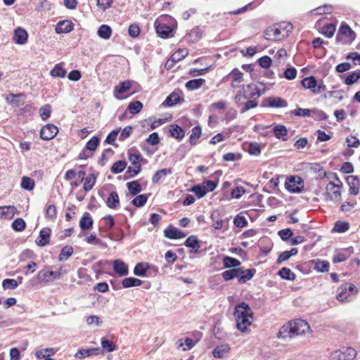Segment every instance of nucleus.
Listing matches in <instances>:
<instances>
[{
  "label": "nucleus",
  "instance_id": "nucleus-1",
  "mask_svg": "<svg viewBox=\"0 0 360 360\" xmlns=\"http://www.w3.org/2000/svg\"><path fill=\"white\" fill-rule=\"evenodd\" d=\"M233 314L237 328L243 333L246 332L253 320V312L250 306L245 302L236 305Z\"/></svg>",
  "mask_w": 360,
  "mask_h": 360
},
{
  "label": "nucleus",
  "instance_id": "nucleus-2",
  "mask_svg": "<svg viewBox=\"0 0 360 360\" xmlns=\"http://www.w3.org/2000/svg\"><path fill=\"white\" fill-rule=\"evenodd\" d=\"M350 293L356 295L357 289L352 283H346L338 289L337 299L340 302H349L352 298Z\"/></svg>",
  "mask_w": 360,
  "mask_h": 360
},
{
  "label": "nucleus",
  "instance_id": "nucleus-3",
  "mask_svg": "<svg viewBox=\"0 0 360 360\" xmlns=\"http://www.w3.org/2000/svg\"><path fill=\"white\" fill-rule=\"evenodd\" d=\"M336 180L340 183V185L330 181L326 186V199L327 200L338 201L341 198L340 186H342V182L337 176Z\"/></svg>",
  "mask_w": 360,
  "mask_h": 360
},
{
  "label": "nucleus",
  "instance_id": "nucleus-4",
  "mask_svg": "<svg viewBox=\"0 0 360 360\" xmlns=\"http://www.w3.org/2000/svg\"><path fill=\"white\" fill-rule=\"evenodd\" d=\"M285 186V188L291 193H300L304 189V183L301 177L294 176H290L286 180Z\"/></svg>",
  "mask_w": 360,
  "mask_h": 360
},
{
  "label": "nucleus",
  "instance_id": "nucleus-5",
  "mask_svg": "<svg viewBox=\"0 0 360 360\" xmlns=\"http://www.w3.org/2000/svg\"><path fill=\"white\" fill-rule=\"evenodd\" d=\"M167 17H161L157 19L154 23L157 34L163 39L173 36V30L172 27L162 22Z\"/></svg>",
  "mask_w": 360,
  "mask_h": 360
},
{
  "label": "nucleus",
  "instance_id": "nucleus-6",
  "mask_svg": "<svg viewBox=\"0 0 360 360\" xmlns=\"http://www.w3.org/2000/svg\"><path fill=\"white\" fill-rule=\"evenodd\" d=\"M356 356V351L348 347L345 350H335L330 354V359L333 360H352Z\"/></svg>",
  "mask_w": 360,
  "mask_h": 360
},
{
  "label": "nucleus",
  "instance_id": "nucleus-7",
  "mask_svg": "<svg viewBox=\"0 0 360 360\" xmlns=\"http://www.w3.org/2000/svg\"><path fill=\"white\" fill-rule=\"evenodd\" d=\"M295 337L305 335L310 331L309 323L302 319H296L290 321Z\"/></svg>",
  "mask_w": 360,
  "mask_h": 360
},
{
  "label": "nucleus",
  "instance_id": "nucleus-8",
  "mask_svg": "<svg viewBox=\"0 0 360 360\" xmlns=\"http://www.w3.org/2000/svg\"><path fill=\"white\" fill-rule=\"evenodd\" d=\"M264 37L267 40L277 41L285 37V34L281 32V28L276 25L268 27L264 32Z\"/></svg>",
  "mask_w": 360,
  "mask_h": 360
},
{
  "label": "nucleus",
  "instance_id": "nucleus-9",
  "mask_svg": "<svg viewBox=\"0 0 360 360\" xmlns=\"http://www.w3.org/2000/svg\"><path fill=\"white\" fill-rule=\"evenodd\" d=\"M243 92L244 93L245 98L252 99L259 98L263 94L255 84H250L243 85L242 86Z\"/></svg>",
  "mask_w": 360,
  "mask_h": 360
},
{
  "label": "nucleus",
  "instance_id": "nucleus-10",
  "mask_svg": "<svg viewBox=\"0 0 360 360\" xmlns=\"http://www.w3.org/2000/svg\"><path fill=\"white\" fill-rule=\"evenodd\" d=\"M58 132V129L57 127L52 124H47L41 128L40 131V137L43 140H51L57 135Z\"/></svg>",
  "mask_w": 360,
  "mask_h": 360
},
{
  "label": "nucleus",
  "instance_id": "nucleus-11",
  "mask_svg": "<svg viewBox=\"0 0 360 360\" xmlns=\"http://www.w3.org/2000/svg\"><path fill=\"white\" fill-rule=\"evenodd\" d=\"M34 279L37 280V283H49L53 280L57 279L56 278V274L53 271H49L46 269L40 270Z\"/></svg>",
  "mask_w": 360,
  "mask_h": 360
},
{
  "label": "nucleus",
  "instance_id": "nucleus-12",
  "mask_svg": "<svg viewBox=\"0 0 360 360\" xmlns=\"http://www.w3.org/2000/svg\"><path fill=\"white\" fill-rule=\"evenodd\" d=\"M349 186V192L351 195H356L359 193L360 177L351 175L347 178Z\"/></svg>",
  "mask_w": 360,
  "mask_h": 360
},
{
  "label": "nucleus",
  "instance_id": "nucleus-13",
  "mask_svg": "<svg viewBox=\"0 0 360 360\" xmlns=\"http://www.w3.org/2000/svg\"><path fill=\"white\" fill-rule=\"evenodd\" d=\"M25 94H8L6 96V101L13 107H19L24 103Z\"/></svg>",
  "mask_w": 360,
  "mask_h": 360
},
{
  "label": "nucleus",
  "instance_id": "nucleus-14",
  "mask_svg": "<svg viewBox=\"0 0 360 360\" xmlns=\"http://www.w3.org/2000/svg\"><path fill=\"white\" fill-rule=\"evenodd\" d=\"M28 34L25 29L17 27L14 31L13 40L17 44H25L27 41Z\"/></svg>",
  "mask_w": 360,
  "mask_h": 360
},
{
  "label": "nucleus",
  "instance_id": "nucleus-15",
  "mask_svg": "<svg viewBox=\"0 0 360 360\" xmlns=\"http://www.w3.org/2000/svg\"><path fill=\"white\" fill-rule=\"evenodd\" d=\"M51 229L49 228L43 229L40 231L39 237L36 240V244L38 246L44 247L50 241Z\"/></svg>",
  "mask_w": 360,
  "mask_h": 360
},
{
  "label": "nucleus",
  "instance_id": "nucleus-16",
  "mask_svg": "<svg viewBox=\"0 0 360 360\" xmlns=\"http://www.w3.org/2000/svg\"><path fill=\"white\" fill-rule=\"evenodd\" d=\"M15 213L17 208L14 206H0V219H12Z\"/></svg>",
  "mask_w": 360,
  "mask_h": 360
},
{
  "label": "nucleus",
  "instance_id": "nucleus-17",
  "mask_svg": "<svg viewBox=\"0 0 360 360\" xmlns=\"http://www.w3.org/2000/svg\"><path fill=\"white\" fill-rule=\"evenodd\" d=\"M55 30L58 34L68 33L73 30V24L70 20H62L56 25Z\"/></svg>",
  "mask_w": 360,
  "mask_h": 360
},
{
  "label": "nucleus",
  "instance_id": "nucleus-18",
  "mask_svg": "<svg viewBox=\"0 0 360 360\" xmlns=\"http://www.w3.org/2000/svg\"><path fill=\"white\" fill-rule=\"evenodd\" d=\"M131 88V82L126 80L120 82L119 85L116 86L114 89V96L116 98L120 99V97L117 96L118 94H122L126 93Z\"/></svg>",
  "mask_w": 360,
  "mask_h": 360
},
{
  "label": "nucleus",
  "instance_id": "nucleus-19",
  "mask_svg": "<svg viewBox=\"0 0 360 360\" xmlns=\"http://www.w3.org/2000/svg\"><path fill=\"white\" fill-rule=\"evenodd\" d=\"M165 236L169 239H180L186 237V234L176 228H169L164 231Z\"/></svg>",
  "mask_w": 360,
  "mask_h": 360
},
{
  "label": "nucleus",
  "instance_id": "nucleus-20",
  "mask_svg": "<svg viewBox=\"0 0 360 360\" xmlns=\"http://www.w3.org/2000/svg\"><path fill=\"white\" fill-rule=\"evenodd\" d=\"M141 160V155L140 153H133L129 155V160L134 167V175H137L141 171L140 160Z\"/></svg>",
  "mask_w": 360,
  "mask_h": 360
},
{
  "label": "nucleus",
  "instance_id": "nucleus-21",
  "mask_svg": "<svg viewBox=\"0 0 360 360\" xmlns=\"http://www.w3.org/2000/svg\"><path fill=\"white\" fill-rule=\"evenodd\" d=\"M113 270L120 276H125L128 274L127 265L120 259L113 262Z\"/></svg>",
  "mask_w": 360,
  "mask_h": 360
},
{
  "label": "nucleus",
  "instance_id": "nucleus-22",
  "mask_svg": "<svg viewBox=\"0 0 360 360\" xmlns=\"http://www.w3.org/2000/svg\"><path fill=\"white\" fill-rule=\"evenodd\" d=\"M228 77H231L232 83L231 86L233 88H236L238 86V84L241 83L243 81V74L238 69L233 70Z\"/></svg>",
  "mask_w": 360,
  "mask_h": 360
},
{
  "label": "nucleus",
  "instance_id": "nucleus-23",
  "mask_svg": "<svg viewBox=\"0 0 360 360\" xmlns=\"http://www.w3.org/2000/svg\"><path fill=\"white\" fill-rule=\"evenodd\" d=\"M295 337L294 333L292 331V328L290 324V322L287 324L283 326L278 332V338L281 339H285L287 338H293Z\"/></svg>",
  "mask_w": 360,
  "mask_h": 360
},
{
  "label": "nucleus",
  "instance_id": "nucleus-24",
  "mask_svg": "<svg viewBox=\"0 0 360 360\" xmlns=\"http://www.w3.org/2000/svg\"><path fill=\"white\" fill-rule=\"evenodd\" d=\"M93 226V219L89 213L85 212L79 221V227L82 230H90Z\"/></svg>",
  "mask_w": 360,
  "mask_h": 360
},
{
  "label": "nucleus",
  "instance_id": "nucleus-25",
  "mask_svg": "<svg viewBox=\"0 0 360 360\" xmlns=\"http://www.w3.org/2000/svg\"><path fill=\"white\" fill-rule=\"evenodd\" d=\"M106 205L111 209H116L120 205V198L117 192L112 191L106 200Z\"/></svg>",
  "mask_w": 360,
  "mask_h": 360
},
{
  "label": "nucleus",
  "instance_id": "nucleus-26",
  "mask_svg": "<svg viewBox=\"0 0 360 360\" xmlns=\"http://www.w3.org/2000/svg\"><path fill=\"white\" fill-rule=\"evenodd\" d=\"M352 253V248H349L342 252H338L333 256V262L334 263H339L345 261L349 255Z\"/></svg>",
  "mask_w": 360,
  "mask_h": 360
},
{
  "label": "nucleus",
  "instance_id": "nucleus-27",
  "mask_svg": "<svg viewBox=\"0 0 360 360\" xmlns=\"http://www.w3.org/2000/svg\"><path fill=\"white\" fill-rule=\"evenodd\" d=\"M230 347L228 345H221L214 348L212 352L215 358H224L229 352Z\"/></svg>",
  "mask_w": 360,
  "mask_h": 360
},
{
  "label": "nucleus",
  "instance_id": "nucleus-28",
  "mask_svg": "<svg viewBox=\"0 0 360 360\" xmlns=\"http://www.w3.org/2000/svg\"><path fill=\"white\" fill-rule=\"evenodd\" d=\"M240 271L241 273H240V275L238 276V282L240 283H245L250 281L255 273V269L243 270L240 269Z\"/></svg>",
  "mask_w": 360,
  "mask_h": 360
},
{
  "label": "nucleus",
  "instance_id": "nucleus-29",
  "mask_svg": "<svg viewBox=\"0 0 360 360\" xmlns=\"http://www.w3.org/2000/svg\"><path fill=\"white\" fill-rule=\"evenodd\" d=\"M268 104L273 108H285L288 103L280 97H270L268 98Z\"/></svg>",
  "mask_w": 360,
  "mask_h": 360
},
{
  "label": "nucleus",
  "instance_id": "nucleus-30",
  "mask_svg": "<svg viewBox=\"0 0 360 360\" xmlns=\"http://www.w3.org/2000/svg\"><path fill=\"white\" fill-rule=\"evenodd\" d=\"M287 129L284 125L278 124L274 127V133L276 138L282 139L283 141L287 140Z\"/></svg>",
  "mask_w": 360,
  "mask_h": 360
},
{
  "label": "nucleus",
  "instance_id": "nucleus-31",
  "mask_svg": "<svg viewBox=\"0 0 360 360\" xmlns=\"http://www.w3.org/2000/svg\"><path fill=\"white\" fill-rule=\"evenodd\" d=\"M100 353L99 348H93V349H79L75 354V356L78 359H82L86 356H89L91 355H97Z\"/></svg>",
  "mask_w": 360,
  "mask_h": 360
},
{
  "label": "nucleus",
  "instance_id": "nucleus-32",
  "mask_svg": "<svg viewBox=\"0 0 360 360\" xmlns=\"http://www.w3.org/2000/svg\"><path fill=\"white\" fill-rule=\"evenodd\" d=\"M240 273H241L240 268H235L224 271L221 276L225 281H230L234 278H238Z\"/></svg>",
  "mask_w": 360,
  "mask_h": 360
},
{
  "label": "nucleus",
  "instance_id": "nucleus-33",
  "mask_svg": "<svg viewBox=\"0 0 360 360\" xmlns=\"http://www.w3.org/2000/svg\"><path fill=\"white\" fill-rule=\"evenodd\" d=\"M97 34L101 38L108 39L111 37L112 29L108 25H102L99 27Z\"/></svg>",
  "mask_w": 360,
  "mask_h": 360
},
{
  "label": "nucleus",
  "instance_id": "nucleus-34",
  "mask_svg": "<svg viewBox=\"0 0 360 360\" xmlns=\"http://www.w3.org/2000/svg\"><path fill=\"white\" fill-rule=\"evenodd\" d=\"M302 86L308 89H310L312 93H314V89L316 88L317 81L314 77H309L304 78L302 81Z\"/></svg>",
  "mask_w": 360,
  "mask_h": 360
},
{
  "label": "nucleus",
  "instance_id": "nucleus-35",
  "mask_svg": "<svg viewBox=\"0 0 360 360\" xmlns=\"http://www.w3.org/2000/svg\"><path fill=\"white\" fill-rule=\"evenodd\" d=\"M188 54L187 49H179L170 56V60L176 63L184 58Z\"/></svg>",
  "mask_w": 360,
  "mask_h": 360
},
{
  "label": "nucleus",
  "instance_id": "nucleus-36",
  "mask_svg": "<svg viewBox=\"0 0 360 360\" xmlns=\"http://www.w3.org/2000/svg\"><path fill=\"white\" fill-rule=\"evenodd\" d=\"M201 128L199 126L195 127L192 129L191 134L189 138L190 143L192 146L197 144L198 140L201 136Z\"/></svg>",
  "mask_w": 360,
  "mask_h": 360
},
{
  "label": "nucleus",
  "instance_id": "nucleus-37",
  "mask_svg": "<svg viewBox=\"0 0 360 360\" xmlns=\"http://www.w3.org/2000/svg\"><path fill=\"white\" fill-rule=\"evenodd\" d=\"M55 352L53 348L49 347L37 351L35 355L38 359H45V358H50Z\"/></svg>",
  "mask_w": 360,
  "mask_h": 360
},
{
  "label": "nucleus",
  "instance_id": "nucleus-38",
  "mask_svg": "<svg viewBox=\"0 0 360 360\" xmlns=\"http://www.w3.org/2000/svg\"><path fill=\"white\" fill-rule=\"evenodd\" d=\"M205 82L202 78L192 79L186 82V87L188 90H195L201 87Z\"/></svg>",
  "mask_w": 360,
  "mask_h": 360
},
{
  "label": "nucleus",
  "instance_id": "nucleus-39",
  "mask_svg": "<svg viewBox=\"0 0 360 360\" xmlns=\"http://www.w3.org/2000/svg\"><path fill=\"white\" fill-rule=\"evenodd\" d=\"M223 264L225 268L234 267L235 269L240 265V262L236 258L226 256L224 257Z\"/></svg>",
  "mask_w": 360,
  "mask_h": 360
},
{
  "label": "nucleus",
  "instance_id": "nucleus-40",
  "mask_svg": "<svg viewBox=\"0 0 360 360\" xmlns=\"http://www.w3.org/2000/svg\"><path fill=\"white\" fill-rule=\"evenodd\" d=\"M142 284V281L140 279L135 278H125L122 281V285L125 288L134 287V286H139Z\"/></svg>",
  "mask_w": 360,
  "mask_h": 360
},
{
  "label": "nucleus",
  "instance_id": "nucleus-41",
  "mask_svg": "<svg viewBox=\"0 0 360 360\" xmlns=\"http://www.w3.org/2000/svg\"><path fill=\"white\" fill-rule=\"evenodd\" d=\"M171 136L177 139H182L185 136L184 129L178 125H172L170 128Z\"/></svg>",
  "mask_w": 360,
  "mask_h": 360
},
{
  "label": "nucleus",
  "instance_id": "nucleus-42",
  "mask_svg": "<svg viewBox=\"0 0 360 360\" xmlns=\"http://www.w3.org/2000/svg\"><path fill=\"white\" fill-rule=\"evenodd\" d=\"M73 253V248L72 246L66 245L63 247L58 256V260L62 262L68 259Z\"/></svg>",
  "mask_w": 360,
  "mask_h": 360
},
{
  "label": "nucleus",
  "instance_id": "nucleus-43",
  "mask_svg": "<svg viewBox=\"0 0 360 360\" xmlns=\"http://www.w3.org/2000/svg\"><path fill=\"white\" fill-rule=\"evenodd\" d=\"M127 188L132 195H136L141 191V186L137 181H133L127 184Z\"/></svg>",
  "mask_w": 360,
  "mask_h": 360
},
{
  "label": "nucleus",
  "instance_id": "nucleus-44",
  "mask_svg": "<svg viewBox=\"0 0 360 360\" xmlns=\"http://www.w3.org/2000/svg\"><path fill=\"white\" fill-rule=\"evenodd\" d=\"M51 75L54 77H64L66 75V71L63 68L61 64H57L55 67L51 70Z\"/></svg>",
  "mask_w": 360,
  "mask_h": 360
},
{
  "label": "nucleus",
  "instance_id": "nucleus-45",
  "mask_svg": "<svg viewBox=\"0 0 360 360\" xmlns=\"http://www.w3.org/2000/svg\"><path fill=\"white\" fill-rule=\"evenodd\" d=\"M278 275L283 279L293 281L295 278V274L290 269L283 267L278 271Z\"/></svg>",
  "mask_w": 360,
  "mask_h": 360
},
{
  "label": "nucleus",
  "instance_id": "nucleus-46",
  "mask_svg": "<svg viewBox=\"0 0 360 360\" xmlns=\"http://www.w3.org/2000/svg\"><path fill=\"white\" fill-rule=\"evenodd\" d=\"M148 267V265L146 263H138L134 267V274L136 276H144L146 275Z\"/></svg>",
  "mask_w": 360,
  "mask_h": 360
},
{
  "label": "nucleus",
  "instance_id": "nucleus-47",
  "mask_svg": "<svg viewBox=\"0 0 360 360\" xmlns=\"http://www.w3.org/2000/svg\"><path fill=\"white\" fill-rule=\"evenodd\" d=\"M96 176L94 174H89L88 176L85 178L84 184L83 186V188L86 191H89L91 190L95 185L96 183Z\"/></svg>",
  "mask_w": 360,
  "mask_h": 360
},
{
  "label": "nucleus",
  "instance_id": "nucleus-48",
  "mask_svg": "<svg viewBox=\"0 0 360 360\" xmlns=\"http://www.w3.org/2000/svg\"><path fill=\"white\" fill-rule=\"evenodd\" d=\"M172 170L170 169H162L156 172L153 175L152 181L154 184H157L163 176H166L167 174H171Z\"/></svg>",
  "mask_w": 360,
  "mask_h": 360
},
{
  "label": "nucleus",
  "instance_id": "nucleus-49",
  "mask_svg": "<svg viewBox=\"0 0 360 360\" xmlns=\"http://www.w3.org/2000/svg\"><path fill=\"white\" fill-rule=\"evenodd\" d=\"M185 245L186 247L195 249V252H196L197 250L200 248L199 241L195 236H191L188 237L185 241Z\"/></svg>",
  "mask_w": 360,
  "mask_h": 360
},
{
  "label": "nucleus",
  "instance_id": "nucleus-50",
  "mask_svg": "<svg viewBox=\"0 0 360 360\" xmlns=\"http://www.w3.org/2000/svg\"><path fill=\"white\" fill-rule=\"evenodd\" d=\"M21 187L23 189L32 191L34 187V181L30 177L22 176L21 180Z\"/></svg>",
  "mask_w": 360,
  "mask_h": 360
},
{
  "label": "nucleus",
  "instance_id": "nucleus-51",
  "mask_svg": "<svg viewBox=\"0 0 360 360\" xmlns=\"http://www.w3.org/2000/svg\"><path fill=\"white\" fill-rule=\"evenodd\" d=\"M179 101L180 96H179V94L173 92L167 97L163 104L167 106H172L174 104L179 103Z\"/></svg>",
  "mask_w": 360,
  "mask_h": 360
},
{
  "label": "nucleus",
  "instance_id": "nucleus-52",
  "mask_svg": "<svg viewBox=\"0 0 360 360\" xmlns=\"http://www.w3.org/2000/svg\"><path fill=\"white\" fill-rule=\"evenodd\" d=\"M143 108V104L139 101L131 102L128 105L130 113L135 115L139 113Z\"/></svg>",
  "mask_w": 360,
  "mask_h": 360
},
{
  "label": "nucleus",
  "instance_id": "nucleus-53",
  "mask_svg": "<svg viewBox=\"0 0 360 360\" xmlns=\"http://www.w3.org/2000/svg\"><path fill=\"white\" fill-rule=\"evenodd\" d=\"M314 269L319 272H326L329 269V263L326 261H314Z\"/></svg>",
  "mask_w": 360,
  "mask_h": 360
},
{
  "label": "nucleus",
  "instance_id": "nucleus-54",
  "mask_svg": "<svg viewBox=\"0 0 360 360\" xmlns=\"http://www.w3.org/2000/svg\"><path fill=\"white\" fill-rule=\"evenodd\" d=\"M127 163L124 160H119L115 162L112 167H111V172L113 174H119L122 172L126 167Z\"/></svg>",
  "mask_w": 360,
  "mask_h": 360
},
{
  "label": "nucleus",
  "instance_id": "nucleus-55",
  "mask_svg": "<svg viewBox=\"0 0 360 360\" xmlns=\"http://www.w3.org/2000/svg\"><path fill=\"white\" fill-rule=\"evenodd\" d=\"M57 217V210L54 205H50L46 210V217L51 221H55Z\"/></svg>",
  "mask_w": 360,
  "mask_h": 360
},
{
  "label": "nucleus",
  "instance_id": "nucleus-56",
  "mask_svg": "<svg viewBox=\"0 0 360 360\" xmlns=\"http://www.w3.org/2000/svg\"><path fill=\"white\" fill-rule=\"evenodd\" d=\"M40 117L43 120H46L51 113V107L50 105H44L39 109Z\"/></svg>",
  "mask_w": 360,
  "mask_h": 360
},
{
  "label": "nucleus",
  "instance_id": "nucleus-57",
  "mask_svg": "<svg viewBox=\"0 0 360 360\" xmlns=\"http://www.w3.org/2000/svg\"><path fill=\"white\" fill-rule=\"evenodd\" d=\"M25 222L22 218L15 219L12 223V228L16 231H22L25 229Z\"/></svg>",
  "mask_w": 360,
  "mask_h": 360
},
{
  "label": "nucleus",
  "instance_id": "nucleus-58",
  "mask_svg": "<svg viewBox=\"0 0 360 360\" xmlns=\"http://www.w3.org/2000/svg\"><path fill=\"white\" fill-rule=\"evenodd\" d=\"M148 200V197L146 195H137L135 198L132 200V204L138 207L143 206Z\"/></svg>",
  "mask_w": 360,
  "mask_h": 360
},
{
  "label": "nucleus",
  "instance_id": "nucleus-59",
  "mask_svg": "<svg viewBox=\"0 0 360 360\" xmlns=\"http://www.w3.org/2000/svg\"><path fill=\"white\" fill-rule=\"evenodd\" d=\"M2 286L4 289H15L18 283L15 279L6 278L3 281Z\"/></svg>",
  "mask_w": 360,
  "mask_h": 360
},
{
  "label": "nucleus",
  "instance_id": "nucleus-60",
  "mask_svg": "<svg viewBox=\"0 0 360 360\" xmlns=\"http://www.w3.org/2000/svg\"><path fill=\"white\" fill-rule=\"evenodd\" d=\"M191 191L193 192L198 198L204 197L207 193L206 188L200 185L193 186Z\"/></svg>",
  "mask_w": 360,
  "mask_h": 360
},
{
  "label": "nucleus",
  "instance_id": "nucleus-61",
  "mask_svg": "<svg viewBox=\"0 0 360 360\" xmlns=\"http://www.w3.org/2000/svg\"><path fill=\"white\" fill-rule=\"evenodd\" d=\"M335 32V26L333 24H328L323 27V34L328 38L332 37Z\"/></svg>",
  "mask_w": 360,
  "mask_h": 360
},
{
  "label": "nucleus",
  "instance_id": "nucleus-62",
  "mask_svg": "<svg viewBox=\"0 0 360 360\" xmlns=\"http://www.w3.org/2000/svg\"><path fill=\"white\" fill-rule=\"evenodd\" d=\"M86 323L89 326H100L102 324V321L100 318L96 315H91L86 317Z\"/></svg>",
  "mask_w": 360,
  "mask_h": 360
},
{
  "label": "nucleus",
  "instance_id": "nucleus-63",
  "mask_svg": "<svg viewBox=\"0 0 360 360\" xmlns=\"http://www.w3.org/2000/svg\"><path fill=\"white\" fill-rule=\"evenodd\" d=\"M99 144V139L96 136L92 137L86 145V149L91 151H94L96 149Z\"/></svg>",
  "mask_w": 360,
  "mask_h": 360
},
{
  "label": "nucleus",
  "instance_id": "nucleus-64",
  "mask_svg": "<svg viewBox=\"0 0 360 360\" xmlns=\"http://www.w3.org/2000/svg\"><path fill=\"white\" fill-rule=\"evenodd\" d=\"M360 78V72H354L348 75L345 79V83L348 85L353 84Z\"/></svg>",
  "mask_w": 360,
  "mask_h": 360
}]
</instances>
